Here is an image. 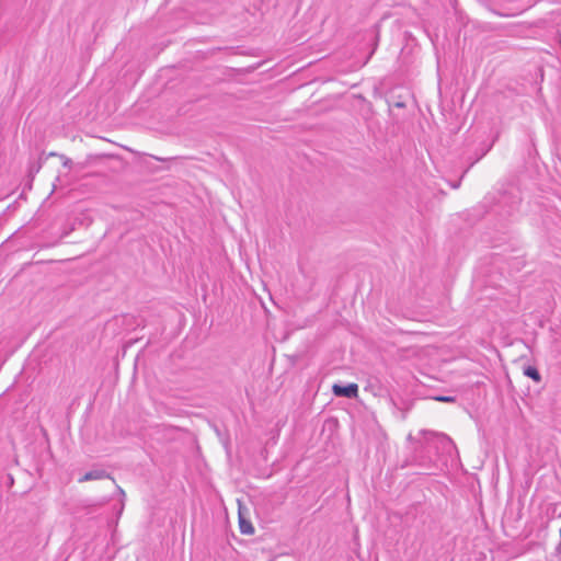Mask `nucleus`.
<instances>
[{"instance_id": "obj_4", "label": "nucleus", "mask_w": 561, "mask_h": 561, "mask_svg": "<svg viewBox=\"0 0 561 561\" xmlns=\"http://www.w3.org/2000/svg\"><path fill=\"white\" fill-rule=\"evenodd\" d=\"M239 527H240V531L241 534L243 535H252L254 534V527L252 526V524L247 520L241 513H239Z\"/></svg>"}, {"instance_id": "obj_7", "label": "nucleus", "mask_w": 561, "mask_h": 561, "mask_svg": "<svg viewBox=\"0 0 561 561\" xmlns=\"http://www.w3.org/2000/svg\"><path fill=\"white\" fill-rule=\"evenodd\" d=\"M117 489H118L119 493L124 496L125 492L119 486H117Z\"/></svg>"}, {"instance_id": "obj_1", "label": "nucleus", "mask_w": 561, "mask_h": 561, "mask_svg": "<svg viewBox=\"0 0 561 561\" xmlns=\"http://www.w3.org/2000/svg\"><path fill=\"white\" fill-rule=\"evenodd\" d=\"M420 435L423 437L422 440H416L411 434L407 437L409 442L417 443L416 453L450 454L455 449L454 442L444 433L422 430Z\"/></svg>"}, {"instance_id": "obj_3", "label": "nucleus", "mask_w": 561, "mask_h": 561, "mask_svg": "<svg viewBox=\"0 0 561 561\" xmlns=\"http://www.w3.org/2000/svg\"><path fill=\"white\" fill-rule=\"evenodd\" d=\"M111 478L110 474L103 470V469H94L87 473H84L82 477L79 478V482H87L92 480H102V479H108Z\"/></svg>"}, {"instance_id": "obj_6", "label": "nucleus", "mask_w": 561, "mask_h": 561, "mask_svg": "<svg viewBox=\"0 0 561 561\" xmlns=\"http://www.w3.org/2000/svg\"><path fill=\"white\" fill-rule=\"evenodd\" d=\"M436 401H439V402H447V403H450V402H455V397H450V396H437L434 398Z\"/></svg>"}, {"instance_id": "obj_5", "label": "nucleus", "mask_w": 561, "mask_h": 561, "mask_svg": "<svg viewBox=\"0 0 561 561\" xmlns=\"http://www.w3.org/2000/svg\"><path fill=\"white\" fill-rule=\"evenodd\" d=\"M524 375L531 378L534 381L539 382L541 377L538 369L534 366H527L524 368Z\"/></svg>"}, {"instance_id": "obj_2", "label": "nucleus", "mask_w": 561, "mask_h": 561, "mask_svg": "<svg viewBox=\"0 0 561 561\" xmlns=\"http://www.w3.org/2000/svg\"><path fill=\"white\" fill-rule=\"evenodd\" d=\"M332 390L337 397L355 398L358 392V387L356 383H350L347 386L334 385Z\"/></svg>"}]
</instances>
